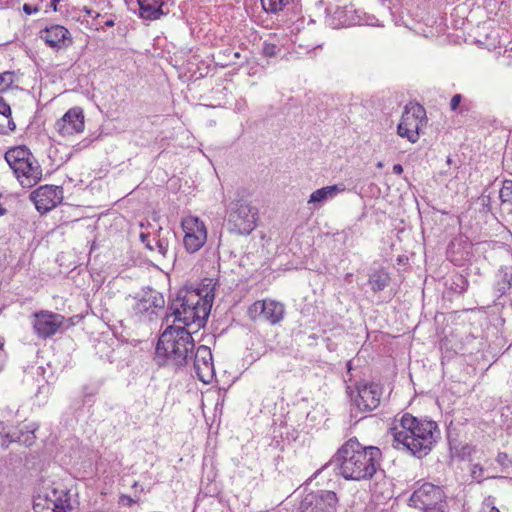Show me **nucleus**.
<instances>
[{"instance_id":"nucleus-1","label":"nucleus","mask_w":512,"mask_h":512,"mask_svg":"<svg viewBox=\"0 0 512 512\" xmlns=\"http://www.w3.org/2000/svg\"><path fill=\"white\" fill-rule=\"evenodd\" d=\"M382 451L376 446H364L357 438L348 439L332 456L331 460L310 478H316L328 465L346 480H370L381 469Z\"/></svg>"},{"instance_id":"nucleus-2","label":"nucleus","mask_w":512,"mask_h":512,"mask_svg":"<svg viewBox=\"0 0 512 512\" xmlns=\"http://www.w3.org/2000/svg\"><path fill=\"white\" fill-rule=\"evenodd\" d=\"M399 423L400 430L397 427L391 428L393 447L418 459L427 456L440 437V430L435 421L404 413Z\"/></svg>"},{"instance_id":"nucleus-3","label":"nucleus","mask_w":512,"mask_h":512,"mask_svg":"<svg viewBox=\"0 0 512 512\" xmlns=\"http://www.w3.org/2000/svg\"><path fill=\"white\" fill-rule=\"evenodd\" d=\"M195 342L191 333L181 326H168L160 335L156 345V356L163 358V364L181 368L193 356Z\"/></svg>"},{"instance_id":"nucleus-4","label":"nucleus","mask_w":512,"mask_h":512,"mask_svg":"<svg viewBox=\"0 0 512 512\" xmlns=\"http://www.w3.org/2000/svg\"><path fill=\"white\" fill-rule=\"evenodd\" d=\"M193 287L179 289L169 303V310L174 316V322H182L185 326L197 323L201 327L206 322L210 310Z\"/></svg>"},{"instance_id":"nucleus-5","label":"nucleus","mask_w":512,"mask_h":512,"mask_svg":"<svg viewBox=\"0 0 512 512\" xmlns=\"http://www.w3.org/2000/svg\"><path fill=\"white\" fill-rule=\"evenodd\" d=\"M5 160L24 188L35 186L42 179V168L26 146H17L5 153Z\"/></svg>"},{"instance_id":"nucleus-6","label":"nucleus","mask_w":512,"mask_h":512,"mask_svg":"<svg viewBox=\"0 0 512 512\" xmlns=\"http://www.w3.org/2000/svg\"><path fill=\"white\" fill-rule=\"evenodd\" d=\"M33 509L35 512H75L70 491L61 483H52L44 495H38L34 499Z\"/></svg>"},{"instance_id":"nucleus-7","label":"nucleus","mask_w":512,"mask_h":512,"mask_svg":"<svg viewBox=\"0 0 512 512\" xmlns=\"http://www.w3.org/2000/svg\"><path fill=\"white\" fill-rule=\"evenodd\" d=\"M347 394L351 399L352 406L361 413L375 410L381 403L383 386L375 382L359 381L354 388L348 386Z\"/></svg>"},{"instance_id":"nucleus-8","label":"nucleus","mask_w":512,"mask_h":512,"mask_svg":"<svg viewBox=\"0 0 512 512\" xmlns=\"http://www.w3.org/2000/svg\"><path fill=\"white\" fill-rule=\"evenodd\" d=\"M446 493L441 486L425 482L409 498V506L423 512H438L446 508Z\"/></svg>"},{"instance_id":"nucleus-9","label":"nucleus","mask_w":512,"mask_h":512,"mask_svg":"<svg viewBox=\"0 0 512 512\" xmlns=\"http://www.w3.org/2000/svg\"><path fill=\"white\" fill-rule=\"evenodd\" d=\"M258 210L250 202L240 198L230 203L228 224L233 232L240 235L250 234L256 227Z\"/></svg>"},{"instance_id":"nucleus-10","label":"nucleus","mask_w":512,"mask_h":512,"mask_svg":"<svg viewBox=\"0 0 512 512\" xmlns=\"http://www.w3.org/2000/svg\"><path fill=\"white\" fill-rule=\"evenodd\" d=\"M339 498L334 491L319 489L307 493L300 502L299 512H336Z\"/></svg>"},{"instance_id":"nucleus-11","label":"nucleus","mask_w":512,"mask_h":512,"mask_svg":"<svg viewBox=\"0 0 512 512\" xmlns=\"http://www.w3.org/2000/svg\"><path fill=\"white\" fill-rule=\"evenodd\" d=\"M185 233L183 243L187 252L199 251L207 241V230L205 224L195 216H188L181 222Z\"/></svg>"},{"instance_id":"nucleus-12","label":"nucleus","mask_w":512,"mask_h":512,"mask_svg":"<svg viewBox=\"0 0 512 512\" xmlns=\"http://www.w3.org/2000/svg\"><path fill=\"white\" fill-rule=\"evenodd\" d=\"M65 323V317L59 313L40 310L33 314L32 326L40 339H47L58 333Z\"/></svg>"},{"instance_id":"nucleus-13","label":"nucleus","mask_w":512,"mask_h":512,"mask_svg":"<svg viewBox=\"0 0 512 512\" xmlns=\"http://www.w3.org/2000/svg\"><path fill=\"white\" fill-rule=\"evenodd\" d=\"M30 199L34 202L36 209L43 214L62 202L63 188L55 185H43L30 194Z\"/></svg>"},{"instance_id":"nucleus-14","label":"nucleus","mask_w":512,"mask_h":512,"mask_svg":"<svg viewBox=\"0 0 512 512\" xmlns=\"http://www.w3.org/2000/svg\"><path fill=\"white\" fill-rule=\"evenodd\" d=\"M84 113L81 107L69 109L55 123L56 131L63 137L81 133L84 130Z\"/></svg>"},{"instance_id":"nucleus-15","label":"nucleus","mask_w":512,"mask_h":512,"mask_svg":"<svg viewBox=\"0 0 512 512\" xmlns=\"http://www.w3.org/2000/svg\"><path fill=\"white\" fill-rule=\"evenodd\" d=\"M472 243L465 236L452 239L447 247V259L456 266H463L473 257Z\"/></svg>"},{"instance_id":"nucleus-16","label":"nucleus","mask_w":512,"mask_h":512,"mask_svg":"<svg viewBox=\"0 0 512 512\" xmlns=\"http://www.w3.org/2000/svg\"><path fill=\"white\" fill-rule=\"evenodd\" d=\"M193 356V366L197 378L203 383H209L214 375L211 349L205 345H200L196 352H193Z\"/></svg>"},{"instance_id":"nucleus-17","label":"nucleus","mask_w":512,"mask_h":512,"mask_svg":"<svg viewBox=\"0 0 512 512\" xmlns=\"http://www.w3.org/2000/svg\"><path fill=\"white\" fill-rule=\"evenodd\" d=\"M165 299L163 295L157 291L150 289L136 302L134 312L140 316H147L149 320L156 315V310L163 309Z\"/></svg>"},{"instance_id":"nucleus-18","label":"nucleus","mask_w":512,"mask_h":512,"mask_svg":"<svg viewBox=\"0 0 512 512\" xmlns=\"http://www.w3.org/2000/svg\"><path fill=\"white\" fill-rule=\"evenodd\" d=\"M40 38L51 48L62 49L72 44L70 32L62 25H51L40 31Z\"/></svg>"},{"instance_id":"nucleus-19","label":"nucleus","mask_w":512,"mask_h":512,"mask_svg":"<svg viewBox=\"0 0 512 512\" xmlns=\"http://www.w3.org/2000/svg\"><path fill=\"white\" fill-rule=\"evenodd\" d=\"M139 5V17L144 20L154 21L168 14L165 11L166 0H137Z\"/></svg>"},{"instance_id":"nucleus-20","label":"nucleus","mask_w":512,"mask_h":512,"mask_svg":"<svg viewBox=\"0 0 512 512\" xmlns=\"http://www.w3.org/2000/svg\"><path fill=\"white\" fill-rule=\"evenodd\" d=\"M420 126L419 120H414L408 113H403L397 126V133L400 137L407 138L411 143H416L419 139Z\"/></svg>"},{"instance_id":"nucleus-21","label":"nucleus","mask_w":512,"mask_h":512,"mask_svg":"<svg viewBox=\"0 0 512 512\" xmlns=\"http://www.w3.org/2000/svg\"><path fill=\"white\" fill-rule=\"evenodd\" d=\"M265 311L262 318L271 325L278 324L284 318L285 308L280 302L274 300H264Z\"/></svg>"},{"instance_id":"nucleus-22","label":"nucleus","mask_w":512,"mask_h":512,"mask_svg":"<svg viewBox=\"0 0 512 512\" xmlns=\"http://www.w3.org/2000/svg\"><path fill=\"white\" fill-rule=\"evenodd\" d=\"M333 19L337 21V26H353L360 21L352 6L337 7L333 11Z\"/></svg>"},{"instance_id":"nucleus-23","label":"nucleus","mask_w":512,"mask_h":512,"mask_svg":"<svg viewBox=\"0 0 512 512\" xmlns=\"http://www.w3.org/2000/svg\"><path fill=\"white\" fill-rule=\"evenodd\" d=\"M391 278L384 267L373 270L369 274L368 284L374 293L383 291L389 284Z\"/></svg>"},{"instance_id":"nucleus-24","label":"nucleus","mask_w":512,"mask_h":512,"mask_svg":"<svg viewBox=\"0 0 512 512\" xmlns=\"http://www.w3.org/2000/svg\"><path fill=\"white\" fill-rule=\"evenodd\" d=\"M216 280L213 278H204L198 288H194L202 298V302L206 303L211 311L212 303L215 297Z\"/></svg>"},{"instance_id":"nucleus-25","label":"nucleus","mask_w":512,"mask_h":512,"mask_svg":"<svg viewBox=\"0 0 512 512\" xmlns=\"http://www.w3.org/2000/svg\"><path fill=\"white\" fill-rule=\"evenodd\" d=\"M141 242L145 245V247L151 251L157 250V252L162 256L166 257L169 248V242L165 238H151L149 234L141 233L140 234Z\"/></svg>"},{"instance_id":"nucleus-26","label":"nucleus","mask_w":512,"mask_h":512,"mask_svg":"<svg viewBox=\"0 0 512 512\" xmlns=\"http://www.w3.org/2000/svg\"><path fill=\"white\" fill-rule=\"evenodd\" d=\"M345 190L344 185H331L326 186L314 191L309 198V203H321L328 198L336 196L338 193Z\"/></svg>"},{"instance_id":"nucleus-27","label":"nucleus","mask_w":512,"mask_h":512,"mask_svg":"<svg viewBox=\"0 0 512 512\" xmlns=\"http://www.w3.org/2000/svg\"><path fill=\"white\" fill-rule=\"evenodd\" d=\"M5 438L8 439L9 443L16 442L26 447H30L31 445L34 444L36 436L34 430L23 431L22 429H20L14 432H8L5 435Z\"/></svg>"},{"instance_id":"nucleus-28","label":"nucleus","mask_w":512,"mask_h":512,"mask_svg":"<svg viewBox=\"0 0 512 512\" xmlns=\"http://www.w3.org/2000/svg\"><path fill=\"white\" fill-rule=\"evenodd\" d=\"M403 113H408V115L414 120H419V124L421 125L426 118V111L424 107L418 103L410 102L405 106Z\"/></svg>"},{"instance_id":"nucleus-29","label":"nucleus","mask_w":512,"mask_h":512,"mask_svg":"<svg viewBox=\"0 0 512 512\" xmlns=\"http://www.w3.org/2000/svg\"><path fill=\"white\" fill-rule=\"evenodd\" d=\"M499 198L503 206H508L512 210V180L503 181L502 188L499 191Z\"/></svg>"},{"instance_id":"nucleus-30","label":"nucleus","mask_w":512,"mask_h":512,"mask_svg":"<svg viewBox=\"0 0 512 512\" xmlns=\"http://www.w3.org/2000/svg\"><path fill=\"white\" fill-rule=\"evenodd\" d=\"M501 280H499L496 284V290L500 295L506 294V292L511 288L512 285V273H508L507 271H500Z\"/></svg>"},{"instance_id":"nucleus-31","label":"nucleus","mask_w":512,"mask_h":512,"mask_svg":"<svg viewBox=\"0 0 512 512\" xmlns=\"http://www.w3.org/2000/svg\"><path fill=\"white\" fill-rule=\"evenodd\" d=\"M469 286L468 280L461 274L455 275L452 278L450 289L456 293H464Z\"/></svg>"},{"instance_id":"nucleus-32","label":"nucleus","mask_w":512,"mask_h":512,"mask_svg":"<svg viewBox=\"0 0 512 512\" xmlns=\"http://www.w3.org/2000/svg\"><path fill=\"white\" fill-rule=\"evenodd\" d=\"M263 311H265L264 300H258L249 306L247 314L251 320L255 321L263 316Z\"/></svg>"},{"instance_id":"nucleus-33","label":"nucleus","mask_w":512,"mask_h":512,"mask_svg":"<svg viewBox=\"0 0 512 512\" xmlns=\"http://www.w3.org/2000/svg\"><path fill=\"white\" fill-rule=\"evenodd\" d=\"M289 0H261L262 6L266 11L277 12L288 4Z\"/></svg>"},{"instance_id":"nucleus-34","label":"nucleus","mask_w":512,"mask_h":512,"mask_svg":"<svg viewBox=\"0 0 512 512\" xmlns=\"http://www.w3.org/2000/svg\"><path fill=\"white\" fill-rule=\"evenodd\" d=\"M14 82V72L6 71L0 73V92L7 91Z\"/></svg>"},{"instance_id":"nucleus-35","label":"nucleus","mask_w":512,"mask_h":512,"mask_svg":"<svg viewBox=\"0 0 512 512\" xmlns=\"http://www.w3.org/2000/svg\"><path fill=\"white\" fill-rule=\"evenodd\" d=\"M462 100H463V97L461 94H455L450 100L451 111H459L460 113H463L464 111H468V107L466 106V104H463L460 107Z\"/></svg>"},{"instance_id":"nucleus-36","label":"nucleus","mask_w":512,"mask_h":512,"mask_svg":"<svg viewBox=\"0 0 512 512\" xmlns=\"http://www.w3.org/2000/svg\"><path fill=\"white\" fill-rule=\"evenodd\" d=\"M496 462L502 467L503 471L512 467V459L506 452H499L496 456Z\"/></svg>"},{"instance_id":"nucleus-37","label":"nucleus","mask_w":512,"mask_h":512,"mask_svg":"<svg viewBox=\"0 0 512 512\" xmlns=\"http://www.w3.org/2000/svg\"><path fill=\"white\" fill-rule=\"evenodd\" d=\"M479 512H500L498 508L494 506V498L488 496L482 503Z\"/></svg>"},{"instance_id":"nucleus-38","label":"nucleus","mask_w":512,"mask_h":512,"mask_svg":"<svg viewBox=\"0 0 512 512\" xmlns=\"http://www.w3.org/2000/svg\"><path fill=\"white\" fill-rule=\"evenodd\" d=\"M471 477L477 480L478 483L484 481V469L480 464H474L471 468Z\"/></svg>"},{"instance_id":"nucleus-39","label":"nucleus","mask_w":512,"mask_h":512,"mask_svg":"<svg viewBox=\"0 0 512 512\" xmlns=\"http://www.w3.org/2000/svg\"><path fill=\"white\" fill-rule=\"evenodd\" d=\"M6 118V125H0V135H7L16 129V124L12 119V115Z\"/></svg>"},{"instance_id":"nucleus-40","label":"nucleus","mask_w":512,"mask_h":512,"mask_svg":"<svg viewBox=\"0 0 512 512\" xmlns=\"http://www.w3.org/2000/svg\"><path fill=\"white\" fill-rule=\"evenodd\" d=\"M279 48L276 44L265 43L263 47V54L266 57H274L279 52Z\"/></svg>"},{"instance_id":"nucleus-41","label":"nucleus","mask_w":512,"mask_h":512,"mask_svg":"<svg viewBox=\"0 0 512 512\" xmlns=\"http://www.w3.org/2000/svg\"><path fill=\"white\" fill-rule=\"evenodd\" d=\"M0 115H2L4 117H9L12 115L10 105L1 96H0Z\"/></svg>"},{"instance_id":"nucleus-42","label":"nucleus","mask_w":512,"mask_h":512,"mask_svg":"<svg viewBox=\"0 0 512 512\" xmlns=\"http://www.w3.org/2000/svg\"><path fill=\"white\" fill-rule=\"evenodd\" d=\"M119 503L123 504L124 506L131 507L135 503V501L128 495H121Z\"/></svg>"},{"instance_id":"nucleus-43","label":"nucleus","mask_w":512,"mask_h":512,"mask_svg":"<svg viewBox=\"0 0 512 512\" xmlns=\"http://www.w3.org/2000/svg\"><path fill=\"white\" fill-rule=\"evenodd\" d=\"M23 11L27 14V15H31L33 13H37L39 11V8L37 6H33L31 4H27L25 3L23 5Z\"/></svg>"},{"instance_id":"nucleus-44","label":"nucleus","mask_w":512,"mask_h":512,"mask_svg":"<svg viewBox=\"0 0 512 512\" xmlns=\"http://www.w3.org/2000/svg\"><path fill=\"white\" fill-rule=\"evenodd\" d=\"M392 170H393V173L397 174V175H400L403 173V167L401 164H394Z\"/></svg>"},{"instance_id":"nucleus-45","label":"nucleus","mask_w":512,"mask_h":512,"mask_svg":"<svg viewBox=\"0 0 512 512\" xmlns=\"http://www.w3.org/2000/svg\"><path fill=\"white\" fill-rule=\"evenodd\" d=\"M481 201H482V205L483 206L488 207L489 206V202H490V197L489 196H482Z\"/></svg>"},{"instance_id":"nucleus-46","label":"nucleus","mask_w":512,"mask_h":512,"mask_svg":"<svg viewBox=\"0 0 512 512\" xmlns=\"http://www.w3.org/2000/svg\"><path fill=\"white\" fill-rule=\"evenodd\" d=\"M60 0H51V8L54 10V11H57L58 8H57V5L59 3Z\"/></svg>"},{"instance_id":"nucleus-47","label":"nucleus","mask_w":512,"mask_h":512,"mask_svg":"<svg viewBox=\"0 0 512 512\" xmlns=\"http://www.w3.org/2000/svg\"><path fill=\"white\" fill-rule=\"evenodd\" d=\"M114 24H115L114 20H112V19H109L105 22V26H107V27H112V26H114Z\"/></svg>"},{"instance_id":"nucleus-48","label":"nucleus","mask_w":512,"mask_h":512,"mask_svg":"<svg viewBox=\"0 0 512 512\" xmlns=\"http://www.w3.org/2000/svg\"><path fill=\"white\" fill-rule=\"evenodd\" d=\"M7 212V210L5 208H3L2 206H0V215H5Z\"/></svg>"},{"instance_id":"nucleus-49","label":"nucleus","mask_w":512,"mask_h":512,"mask_svg":"<svg viewBox=\"0 0 512 512\" xmlns=\"http://www.w3.org/2000/svg\"><path fill=\"white\" fill-rule=\"evenodd\" d=\"M4 352H3V343L0 342V358L3 356Z\"/></svg>"},{"instance_id":"nucleus-50","label":"nucleus","mask_w":512,"mask_h":512,"mask_svg":"<svg viewBox=\"0 0 512 512\" xmlns=\"http://www.w3.org/2000/svg\"><path fill=\"white\" fill-rule=\"evenodd\" d=\"M466 450H468L470 452L471 451V447L470 446H464L462 448L463 453H465Z\"/></svg>"},{"instance_id":"nucleus-51","label":"nucleus","mask_w":512,"mask_h":512,"mask_svg":"<svg viewBox=\"0 0 512 512\" xmlns=\"http://www.w3.org/2000/svg\"><path fill=\"white\" fill-rule=\"evenodd\" d=\"M347 369H348V371H350L352 369L350 361L347 363Z\"/></svg>"},{"instance_id":"nucleus-52","label":"nucleus","mask_w":512,"mask_h":512,"mask_svg":"<svg viewBox=\"0 0 512 512\" xmlns=\"http://www.w3.org/2000/svg\"><path fill=\"white\" fill-rule=\"evenodd\" d=\"M234 56H235L236 58H239V57H240V53H239V52H234Z\"/></svg>"},{"instance_id":"nucleus-53","label":"nucleus","mask_w":512,"mask_h":512,"mask_svg":"<svg viewBox=\"0 0 512 512\" xmlns=\"http://www.w3.org/2000/svg\"><path fill=\"white\" fill-rule=\"evenodd\" d=\"M2 447L7 448L8 444L2 443Z\"/></svg>"},{"instance_id":"nucleus-54","label":"nucleus","mask_w":512,"mask_h":512,"mask_svg":"<svg viewBox=\"0 0 512 512\" xmlns=\"http://www.w3.org/2000/svg\"><path fill=\"white\" fill-rule=\"evenodd\" d=\"M451 161H452V160H451V158H450V157H448V158H447V163H451Z\"/></svg>"},{"instance_id":"nucleus-55","label":"nucleus","mask_w":512,"mask_h":512,"mask_svg":"<svg viewBox=\"0 0 512 512\" xmlns=\"http://www.w3.org/2000/svg\"><path fill=\"white\" fill-rule=\"evenodd\" d=\"M438 512H445V508H442L441 511H438Z\"/></svg>"}]
</instances>
